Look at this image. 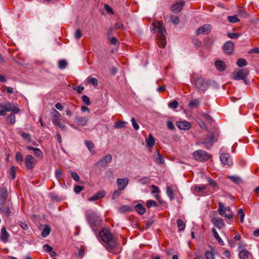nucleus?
<instances>
[{
	"mask_svg": "<svg viewBox=\"0 0 259 259\" xmlns=\"http://www.w3.org/2000/svg\"><path fill=\"white\" fill-rule=\"evenodd\" d=\"M179 103L177 101H174L173 102H169L168 106L169 108L172 109H176L178 106Z\"/></svg>",
	"mask_w": 259,
	"mask_h": 259,
	"instance_id": "a18cd8bd",
	"label": "nucleus"
},
{
	"mask_svg": "<svg viewBox=\"0 0 259 259\" xmlns=\"http://www.w3.org/2000/svg\"><path fill=\"white\" fill-rule=\"evenodd\" d=\"M166 125H167V127L169 130H174L175 128V125H174V123L170 121H168L167 122Z\"/></svg>",
	"mask_w": 259,
	"mask_h": 259,
	"instance_id": "338daca9",
	"label": "nucleus"
},
{
	"mask_svg": "<svg viewBox=\"0 0 259 259\" xmlns=\"http://www.w3.org/2000/svg\"><path fill=\"white\" fill-rule=\"evenodd\" d=\"M153 29L155 32L158 33V37L159 41V46L164 48L166 45V31L165 27L163 26V23L159 21H156L152 24Z\"/></svg>",
	"mask_w": 259,
	"mask_h": 259,
	"instance_id": "f257e3e1",
	"label": "nucleus"
},
{
	"mask_svg": "<svg viewBox=\"0 0 259 259\" xmlns=\"http://www.w3.org/2000/svg\"><path fill=\"white\" fill-rule=\"evenodd\" d=\"M200 101L199 99H194L189 102V103L188 104V106L190 108H197L200 105Z\"/></svg>",
	"mask_w": 259,
	"mask_h": 259,
	"instance_id": "a878e982",
	"label": "nucleus"
},
{
	"mask_svg": "<svg viewBox=\"0 0 259 259\" xmlns=\"http://www.w3.org/2000/svg\"><path fill=\"white\" fill-rule=\"evenodd\" d=\"M240 34L238 33H228V36L230 38L236 39L237 38Z\"/></svg>",
	"mask_w": 259,
	"mask_h": 259,
	"instance_id": "6e6d98bb",
	"label": "nucleus"
},
{
	"mask_svg": "<svg viewBox=\"0 0 259 259\" xmlns=\"http://www.w3.org/2000/svg\"><path fill=\"white\" fill-rule=\"evenodd\" d=\"M82 101L87 105H90L91 104V101L87 95H83L82 96Z\"/></svg>",
	"mask_w": 259,
	"mask_h": 259,
	"instance_id": "3c124183",
	"label": "nucleus"
},
{
	"mask_svg": "<svg viewBox=\"0 0 259 259\" xmlns=\"http://www.w3.org/2000/svg\"><path fill=\"white\" fill-rule=\"evenodd\" d=\"M26 167L28 169H32L36 164L35 159L31 155H27L25 158Z\"/></svg>",
	"mask_w": 259,
	"mask_h": 259,
	"instance_id": "9d476101",
	"label": "nucleus"
},
{
	"mask_svg": "<svg viewBox=\"0 0 259 259\" xmlns=\"http://www.w3.org/2000/svg\"><path fill=\"white\" fill-rule=\"evenodd\" d=\"M228 20L229 22L235 23L238 22L240 21L239 19L238 18L237 15H234L233 16H229L228 17Z\"/></svg>",
	"mask_w": 259,
	"mask_h": 259,
	"instance_id": "f704fd0d",
	"label": "nucleus"
},
{
	"mask_svg": "<svg viewBox=\"0 0 259 259\" xmlns=\"http://www.w3.org/2000/svg\"><path fill=\"white\" fill-rule=\"evenodd\" d=\"M95 194L97 196V198H98V199H100L101 198H103L105 196L106 192L105 191L102 190L98 191Z\"/></svg>",
	"mask_w": 259,
	"mask_h": 259,
	"instance_id": "de8ad7c7",
	"label": "nucleus"
},
{
	"mask_svg": "<svg viewBox=\"0 0 259 259\" xmlns=\"http://www.w3.org/2000/svg\"><path fill=\"white\" fill-rule=\"evenodd\" d=\"M176 124L178 128L183 130H188L191 128V123L187 121H179Z\"/></svg>",
	"mask_w": 259,
	"mask_h": 259,
	"instance_id": "f3484780",
	"label": "nucleus"
},
{
	"mask_svg": "<svg viewBox=\"0 0 259 259\" xmlns=\"http://www.w3.org/2000/svg\"><path fill=\"white\" fill-rule=\"evenodd\" d=\"M9 174L11 176L12 179L13 180H14L16 178L15 167L14 166H12L11 167Z\"/></svg>",
	"mask_w": 259,
	"mask_h": 259,
	"instance_id": "49530a36",
	"label": "nucleus"
},
{
	"mask_svg": "<svg viewBox=\"0 0 259 259\" xmlns=\"http://www.w3.org/2000/svg\"><path fill=\"white\" fill-rule=\"evenodd\" d=\"M0 107L3 108V109H5L6 111L7 112H10L11 110H12V105L10 103H6L5 105L3 104H0Z\"/></svg>",
	"mask_w": 259,
	"mask_h": 259,
	"instance_id": "c9c22d12",
	"label": "nucleus"
},
{
	"mask_svg": "<svg viewBox=\"0 0 259 259\" xmlns=\"http://www.w3.org/2000/svg\"><path fill=\"white\" fill-rule=\"evenodd\" d=\"M170 21L172 23L177 25L179 24L180 22V19L178 16H171L170 17Z\"/></svg>",
	"mask_w": 259,
	"mask_h": 259,
	"instance_id": "c03bdc74",
	"label": "nucleus"
},
{
	"mask_svg": "<svg viewBox=\"0 0 259 259\" xmlns=\"http://www.w3.org/2000/svg\"><path fill=\"white\" fill-rule=\"evenodd\" d=\"M74 120L78 125L84 126L88 124L89 118L88 117L77 116L75 117Z\"/></svg>",
	"mask_w": 259,
	"mask_h": 259,
	"instance_id": "9b49d317",
	"label": "nucleus"
},
{
	"mask_svg": "<svg viewBox=\"0 0 259 259\" xmlns=\"http://www.w3.org/2000/svg\"><path fill=\"white\" fill-rule=\"evenodd\" d=\"M16 160L19 163H22L23 160V156L20 152H17L16 154Z\"/></svg>",
	"mask_w": 259,
	"mask_h": 259,
	"instance_id": "37998d69",
	"label": "nucleus"
},
{
	"mask_svg": "<svg viewBox=\"0 0 259 259\" xmlns=\"http://www.w3.org/2000/svg\"><path fill=\"white\" fill-rule=\"evenodd\" d=\"M218 211L221 215L226 217L229 220H232L233 218L234 213L231 210L230 207H226L221 202L219 203Z\"/></svg>",
	"mask_w": 259,
	"mask_h": 259,
	"instance_id": "7ed1b4c3",
	"label": "nucleus"
},
{
	"mask_svg": "<svg viewBox=\"0 0 259 259\" xmlns=\"http://www.w3.org/2000/svg\"><path fill=\"white\" fill-rule=\"evenodd\" d=\"M33 152H34V154L36 156L41 157L42 156V153L41 152V150L37 148H35L34 149Z\"/></svg>",
	"mask_w": 259,
	"mask_h": 259,
	"instance_id": "13d9d810",
	"label": "nucleus"
},
{
	"mask_svg": "<svg viewBox=\"0 0 259 259\" xmlns=\"http://www.w3.org/2000/svg\"><path fill=\"white\" fill-rule=\"evenodd\" d=\"M86 215L87 220L92 227L100 224L101 222L100 218L96 212L88 211Z\"/></svg>",
	"mask_w": 259,
	"mask_h": 259,
	"instance_id": "39448f33",
	"label": "nucleus"
},
{
	"mask_svg": "<svg viewBox=\"0 0 259 259\" xmlns=\"http://www.w3.org/2000/svg\"><path fill=\"white\" fill-rule=\"evenodd\" d=\"M236 63L239 67H243L247 64L246 61L242 58L238 59Z\"/></svg>",
	"mask_w": 259,
	"mask_h": 259,
	"instance_id": "4c0bfd02",
	"label": "nucleus"
},
{
	"mask_svg": "<svg viewBox=\"0 0 259 259\" xmlns=\"http://www.w3.org/2000/svg\"><path fill=\"white\" fill-rule=\"evenodd\" d=\"M0 210L7 216H8L10 214V210L9 208L7 206H2L0 208Z\"/></svg>",
	"mask_w": 259,
	"mask_h": 259,
	"instance_id": "79ce46f5",
	"label": "nucleus"
},
{
	"mask_svg": "<svg viewBox=\"0 0 259 259\" xmlns=\"http://www.w3.org/2000/svg\"><path fill=\"white\" fill-rule=\"evenodd\" d=\"M251 256V254L246 250H243L239 253V257L241 259H248Z\"/></svg>",
	"mask_w": 259,
	"mask_h": 259,
	"instance_id": "bb28decb",
	"label": "nucleus"
},
{
	"mask_svg": "<svg viewBox=\"0 0 259 259\" xmlns=\"http://www.w3.org/2000/svg\"><path fill=\"white\" fill-rule=\"evenodd\" d=\"M99 235L102 241L106 243V247L107 250H110L116 246V240L113 238L108 230L103 229L100 232Z\"/></svg>",
	"mask_w": 259,
	"mask_h": 259,
	"instance_id": "f03ea898",
	"label": "nucleus"
},
{
	"mask_svg": "<svg viewBox=\"0 0 259 259\" xmlns=\"http://www.w3.org/2000/svg\"><path fill=\"white\" fill-rule=\"evenodd\" d=\"M156 205H157V204H156V202L154 200H149L146 202V206L148 208H150L151 206L156 207Z\"/></svg>",
	"mask_w": 259,
	"mask_h": 259,
	"instance_id": "09e8293b",
	"label": "nucleus"
},
{
	"mask_svg": "<svg viewBox=\"0 0 259 259\" xmlns=\"http://www.w3.org/2000/svg\"><path fill=\"white\" fill-rule=\"evenodd\" d=\"M7 119L10 124H14L15 122V116L11 114L8 117Z\"/></svg>",
	"mask_w": 259,
	"mask_h": 259,
	"instance_id": "8fccbe9b",
	"label": "nucleus"
},
{
	"mask_svg": "<svg viewBox=\"0 0 259 259\" xmlns=\"http://www.w3.org/2000/svg\"><path fill=\"white\" fill-rule=\"evenodd\" d=\"M224 50L226 54L231 53L234 50L233 43L231 41H227L224 45Z\"/></svg>",
	"mask_w": 259,
	"mask_h": 259,
	"instance_id": "aec40b11",
	"label": "nucleus"
},
{
	"mask_svg": "<svg viewBox=\"0 0 259 259\" xmlns=\"http://www.w3.org/2000/svg\"><path fill=\"white\" fill-rule=\"evenodd\" d=\"M21 136L24 140L27 141L28 142L30 141V136L29 134L25 132H23L21 134Z\"/></svg>",
	"mask_w": 259,
	"mask_h": 259,
	"instance_id": "603ef678",
	"label": "nucleus"
},
{
	"mask_svg": "<svg viewBox=\"0 0 259 259\" xmlns=\"http://www.w3.org/2000/svg\"><path fill=\"white\" fill-rule=\"evenodd\" d=\"M59 67L61 69H63L66 68V66L67 65V62L65 60H61L59 61Z\"/></svg>",
	"mask_w": 259,
	"mask_h": 259,
	"instance_id": "58836bf2",
	"label": "nucleus"
},
{
	"mask_svg": "<svg viewBox=\"0 0 259 259\" xmlns=\"http://www.w3.org/2000/svg\"><path fill=\"white\" fill-rule=\"evenodd\" d=\"M238 215L240 218L241 223H243L244 221V218L245 217V213L244 212L242 208L239 209L238 211Z\"/></svg>",
	"mask_w": 259,
	"mask_h": 259,
	"instance_id": "ea45409f",
	"label": "nucleus"
},
{
	"mask_svg": "<svg viewBox=\"0 0 259 259\" xmlns=\"http://www.w3.org/2000/svg\"><path fill=\"white\" fill-rule=\"evenodd\" d=\"M74 90L77 92L78 93H81L82 91L84 90V87L82 85H78L75 87L74 88Z\"/></svg>",
	"mask_w": 259,
	"mask_h": 259,
	"instance_id": "69168bd1",
	"label": "nucleus"
},
{
	"mask_svg": "<svg viewBox=\"0 0 259 259\" xmlns=\"http://www.w3.org/2000/svg\"><path fill=\"white\" fill-rule=\"evenodd\" d=\"M215 140L214 135L211 134L209 135L204 141L200 142V143L204 145L205 148H209L212 145Z\"/></svg>",
	"mask_w": 259,
	"mask_h": 259,
	"instance_id": "f8f14e48",
	"label": "nucleus"
},
{
	"mask_svg": "<svg viewBox=\"0 0 259 259\" xmlns=\"http://www.w3.org/2000/svg\"><path fill=\"white\" fill-rule=\"evenodd\" d=\"M205 189V186H195L192 190L193 193L196 195L202 196L205 195L204 190Z\"/></svg>",
	"mask_w": 259,
	"mask_h": 259,
	"instance_id": "412c9836",
	"label": "nucleus"
},
{
	"mask_svg": "<svg viewBox=\"0 0 259 259\" xmlns=\"http://www.w3.org/2000/svg\"><path fill=\"white\" fill-rule=\"evenodd\" d=\"M194 158L199 161H206L210 157V155L206 151L199 150L195 151L193 154Z\"/></svg>",
	"mask_w": 259,
	"mask_h": 259,
	"instance_id": "423d86ee",
	"label": "nucleus"
},
{
	"mask_svg": "<svg viewBox=\"0 0 259 259\" xmlns=\"http://www.w3.org/2000/svg\"><path fill=\"white\" fill-rule=\"evenodd\" d=\"M9 237V234L7 232L5 227H3L1 231L0 238L4 242H7Z\"/></svg>",
	"mask_w": 259,
	"mask_h": 259,
	"instance_id": "4be33fe9",
	"label": "nucleus"
},
{
	"mask_svg": "<svg viewBox=\"0 0 259 259\" xmlns=\"http://www.w3.org/2000/svg\"><path fill=\"white\" fill-rule=\"evenodd\" d=\"M248 53H249V54H251V53L259 54V48L255 47V48H254L248 51Z\"/></svg>",
	"mask_w": 259,
	"mask_h": 259,
	"instance_id": "774afa93",
	"label": "nucleus"
},
{
	"mask_svg": "<svg viewBox=\"0 0 259 259\" xmlns=\"http://www.w3.org/2000/svg\"><path fill=\"white\" fill-rule=\"evenodd\" d=\"M212 223L218 229H221L225 227V224L223 220L220 218L212 217Z\"/></svg>",
	"mask_w": 259,
	"mask_h": 259,
	"instance_id": "2eb2a0df",
	"label": "nucleus"
},
{
	"mask_svg": "<svg viewBox=\"0 0 259 259\" xmlns=\"http://www.w3.org/2000/svg\"><path fill=\"white\" fill-rule=\"evenodd\" d=\"M249 73V71L246 68L240 69L238 71L234 72L233 74V78L235 80H238L244 79Z\"/></svg>",
	"mask_w": 259,
	"mask_h": 259,
	"instance_id": "6e6552de",
	"label": "nucleus"
},
{
	"mask_svg": "<svg viewBox=\"0 0 259 259\" xmlns=\"http://www.w3.org/2000/svg\"><path fill=\"white\" fill-rule=\"evenodd\" d=\"M126 123V122L123 121H116L114 125V127L115 128H123L125 127V125Z\"/></svg>",
	"mask_w": 259,
	"mask_h": 259,
	"instance_id": "72a5a7b5",
	"label": "nucleus"
},
{
	"mask_svg": "<svg viewBox=\"0 0 259 259\" xmlns=\"http://www.w3.org/2000/svg\"><path fill=\"white\" fill-rule=\"evenodd\" d=\"M71 176L73 178V179L78 182L80 180V177L79 176V175L76 173V172H72L71 173Z\"/></svg>",
	"mask_w": 259,
	"mask_h": 259,
	"instance_id": "e2e57ef3",
	"label": "nucleus"
},
{
	"mask_svg": "<svg viewBox=\"0 0 259 259\" xmlns=\"http://www.w3.org/2000/svg\"><path fill=\"white\" fill-rule=\"evenodd\" d=\"M215 66L219 71H223L226 68V64L221 60H217L215 62Z\"/></svg>",
	"mask_w": 259,
	"mask_h": 259,
	"instance_id": "b1692460",
	"label": "nucleus"
},
{
	"mask_svg": "<svg viewBox=\"0 0 259 259\" xmlns=\"http://www.w3.org/2000/svg\"><path fill=\"white\" fill-rule=\"evenodd\" d=\"M62 170L58 168L56 170L55 172V176L57 179H60L62 178Z\"/></svg>",
	"mask_w": 259,
	"mask_h": 259,
	"instance_id": "5fc2aeb1",
	"label": "nucleus"
},
{
	"mask_svg": "<svg viewBox=\"0 0 259 259\" xmlns=\"http://www.w3.org/2000/svg\"><path fill=\"white\" fill-rule=\"evenodd\" d=\"M43 248L45 251L48 252H50L53 249L52 247L48 244L44 245L43 246Z\"/></svg>",
	"mask_w": 259,
	"mask_h": 259,
	"instance_id": "0e129e2a",
	"label": "nucleus"
},
{
	"mask_svg": "<svg viewBox=\"0 0 259 259\" xmlns=\"http://www.w3.org/2000/svg\"><path fill=\"white\" fill-rule=\"evenodd\" d=\"M83 189V187L76 185L74 186V191L76 193H80Z\"/></svg>",
	"mask_w": 259,
	"mask_h": 259,
	"instance_id": "680f3d73",
	"label": "nucleus"
},
{
	"mask_svg": "<svg viewBox=\"0 0 259 259\" xmlns=\"http://www.w3.org/2000/svg\"><path fill=\"white\" fill-rule=\"evenodd\" d=\"M220 159L223 164L230 166L232 164V161L229 153L222 154Z\"/></svg>",
	"mask_w": 259,
	"mask_h": 259,
	"instance_id": "dca6fc26",
	"label": "nucleus"
},
{
	"mask_svg": "<svg viewBox=\"0 0 259 259\" xmlns=\"http://www.w3.org/2000/svg\"><path fill=\"white\" fill-rule=\"evenodd\" d=\"M112 158V157L111 154H107L102 159L98 161L96 163V165L105 167L108 163L111 161Z\"/></svg>",
	"mask_w": 259,
	"mask_h": 259,
	"instance_id": "4468645a",
	"label": "nucleus"
},
{
	"mask_svg": "<svg viewBox=\"0 0 259 259\" xmlns=\"http://www.w3.org/2000/svg\"><path fill=\"white\" fill-rule=\"evenodd\" d=\"M228 178L231 180L234 183L237 184H239L242 183L241 179L238 176H229Z\"/></svg>",
	"mask_w": 259,
	"mask_h": 259,
	"instance_id": "2f4dec72",
	"label": "nucleus"
},
{
	"mask_svg": "<svg viewBox=\"0 0 259 259\" xmlns=\"http://www.w3.org/2000/svg\"><path fill=\"white\" fill-rule=\"evenodd\" d=\"M205 257L207 259H214V254L211 251H206L205 252Z\"/></svg>",
	"mask_w": 259,
	"mask_h": 259,
	"instance_id": "052dcab7",
	"label": "nucleus"
},
{
	"mask_svg": "<svg viewBox=\"0 0 259 259\" xmlns=\"http://www.w3.org/2000/svg\"><path fill=\"white\" fill-rule=\"evenodd\" d=\"M148 148H152L155 143V141L151 134H149L148 137L145 140Z\"/></svg>",
	"mask_w": 259,
	"mask_h": 259,
	"instance_id": "5701e85b",
	"label": "nucleus"
},
{
	"mask_svg": "<svg viewBox=\"0 0 259 259\" xmlns=\"http://www.w3.org/2000/svg\"><path fill=\"white\" fill-rule=\"evenodd\" d=\"M8 197L7 189L6 188H2L0 189V204H5Z\"/></svg>",
	"mask_w": 259,
	"mask_h": 259,
	"instance_id": "a211bd4d",
	"label": "nucleus"
},
{
	"mask_svg": "<svg viewBox=\"0 0 259 259\" xmlns=\"http://www.w3.org/2000/svg\"><path fill=\"white\" fill-rule=\"evenodd\" d=\"M154 161L156 163L159 164H163L164 162V160L160 154V153L157 151L154 154Z\"/></svg>",
	"mask_w": 259,
	"mask_h": 259,
	"instance_id": "393cba45",
	"label": "nucleus"
},
{
	"mask_svg": "<svg viewBox=\"0 0 259 259\" xmlns=\"http://www.w3.org/2000/svg\"><path fill=\"white\" fill-rule=\"evenodd\" d=\"M177 225L179 231L184 230L185 228V224L182 220L179 219L177 220Z\"/></svg>",
	"mask_w": 259,
	"mask_h": 259,
	"instance_id": "e433bc0d",
	"label": "nucleus"
},
{
	"mask_svg": "<svg viewBox=\"0 0 259 259\" xmlns=\"http://www.w3.org/2000/svg\"><path fill=\"white\" fill-rule=\"evenodd\" d=\"M88 82L96 86L98 84V80L96 78L92 77H89L88 78Z\"/></svg>",
	"mask_w": 259,
	"mask_h": 259,
	"instance_id": "a19ab883",
	"label": "nucleus"
},
{
	"mask_svg": "<svg viewBox=\"0 0 259 259\" xmlns=\"http://www.w3.org/2000/svg\"><path fill=\"white\" fill-rule=\"evenodd\" d=\"M50 232H51L50 227L48 225H46L45 226V228L42 230L41 236L44 238L46 237L47 236H48L49 235V234L50 233Z\"/></svg>",
	"mask_w": 259,
	"mask_h": 259,
	"instance_id": "c756f323",
	"label": "nucleus"
},
{
	"mask_svg": "<svg viewBox=\"0 0 259 259\" xmlns=\"http://www.w3.org/2000/svg\"><path fill=\"white\" fill-rule=\"evenodd\" d=\"M211 231H212V233H213L214 237L219 241L220 244H221V245H224V242L222 240V239L221 238L220 236L219 235L216 229L214 228H212L211 229Z\"/></svg>",
	"mask_w": 259,
	"mask_h": 259,
	"instance_id": "c85d7f7f",
	"label": "nucleus"
},
{
	"mask_svg": "<svg viewBox=\"0 0 259 259\" xmlns=\"http://www.w3.org/2000/svg\"><path fill=\"white\" fill-rule=\"evenodd\" d=\"M85 144L87 148H88L89 150L91 152H94V145L93 143L90 141L85 140L84 141Z\"/></svg>",
	"mask_w": 259,
	"mask_h": 259,
	"instance_id": "473e14b6",
	"label": "nucleus"
},
{
	"mask_svg": "<svg viewBox=\"0 0 259 259\" xmlns=\"http://www.w3.org/2000/svg\"><path fill=\"white\" fill-rule=\"evenodd\" d=\"M166 194L170 200L174 199V193L172 188L170 186L166 187Z\"/></svg>",
	"mask_w": 259,
	"mask_h": 259,
	"instance_id": "cd10ccee",
	"label": "nucleus"
},
{
	"mask_svg": "<svg viewBox=\"0 0 259 259\" xmlns=\"http://www.w3.org/2000/svg\"><path fill=\"white\" fill-rule=\"evenodd\" d=\"M131 121H132V125L133 126V127L136 130H138L140 128L139 127V125H138V124L136 122V120H135V119L134 118V117H132L131 118Z\"/></svg>",
	"mask_w": 259,
	"mask_h": 259,
	"instance_id": "4d7b16f0",
	"label": "nucleus"
},
{
	"mask_svg": "<svg viewBox=\"0 0 259 259\" xmlns=\"http://www.w3.org/2000/svg\"><path fill=\"white\" fill-rule=\"evenodd\" d=\"M51 114L52 115V121L53 123L59 126L62 130H65V126L63 123L61 122L60 117L61 116L60 113L57 111L55 109H52L51 110Z\"/></svg>",
	"mask_w": 259,
	"mask_h": 259,
	"instance_id": "20e7f679",
	"label": "nucleus"
},
{
	"mask_svg": "<svg viewBox=\"0 0 259 259\" xmlns=\"http://www.w3.org/2000/svg\"><path fill=\"white\" fill-rule=\"evenodd\" d=\"M211 26L210 24H204L199 27L196 31L197 35L208 34L211 30Z\"/></svg>",
	"mask_w": 259,
	"mask_h": 259,
	"instance_id": "1a4fd4ad",
	"label": "nucleus"
},
{
	"mask_svg": "<svg viewBox=\"0 0 259 259\" xmlns=\"http://www.w3.org/2000/svg\"><path fill=\"white\" fill-rule=\"evenodd\" d=\"M129 179L127 178L117 179L116 180V183L118 186V190L121 191L123 190L127 185Z\"/></svg>",
	"mask_w": 259,
	"mask_h": 259,
	"instance_id": "ddd939ff",
	"label": "nucleus"
},
{
	"mask_svg": "<svg viewBox=\"0 0 259 259\" xmlns=\"http://www.w3.org/2000/svg\"><path fill=\"white\" fill-rule=\"evenodd\" d=\"M192 82H194L197 88L202 91H206L209 87L207 81H205L202 78H197L194 80H193Z\"/></svg>",
	"mask_w": 259,
	"mask_h": 259,
	"instance_id": "0eeeda50",
	"label": "nucleus"
},
{
	"mask_svg": "<svg viewBox=\"0 0 259 259\" xmlns=\"http://www.w3.org/2000/svg\"><path fill=\"white\" fill-rule=\"evenodd\" d=\"M151 189L152 193H159L160 192L158 187L154 185L151 186Z\"/></svg>",
	"mask_w": 259,
	"mask_h": 259,
	"instance_id": "864d4df0",
	"label": "nucleus"
},
{
	"mask_svg": "<svg viewBox=\"0 0 259 259\" xmlns=\"http://www.w3.org/2000/svg\"><path fill=\"white\" fill-rule=\"evenodd\" d=\"M109 40L111 44L117 46L118 45V42L115 37H112L109 38Z\"/></svg>",
	"mask_w": 259,
	"mask_h": 259,
	"instance_id": "bf43d9fd",
	"label": "nucleus"
},
{
	"mask_svg": "<svg viewBox=\"0 0 259 259\" xmlns=\"http://www.w3.org/2000/svg\"><path fill=\"white\" fill-rule=\"evenodd\" d=\"M136 210L140 214H143L145 212V209L141 204H138L135 207Z\"/></svg>",
	"mask_w": 259,
	"mask_h": 259,
	"instance_id": "7c9ffc66",
	"label": "nucleus"
},
{
	"mask_svg": "<svg viewBox=\"0 0 259 259\" xmlns=\"http://www.w3.org/2000/svg\"><path fill=\"white\" fill-rule=\"evenodd\" d=\"M184 4L183 1H179L174 4L171 8V11L175 13H178L181 11Z\"/></svg>",
	"mask_w": 259,
	"mask_h": 259,
	"instance_id": "6ab92c4d",
	"label": "nucleus"
}]
</instances>
